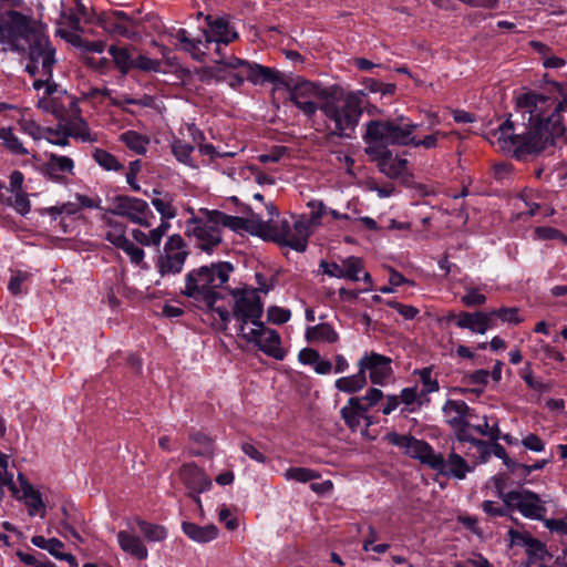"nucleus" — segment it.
Listing matches in <instances>:
<instances>
[{
	"instance_id": "obj_20",
	"label": "nucleus",
	"mask_w": 567,
	"mask_h": 567,
	"mask_svg": "<svg viewBox=\"0 0 567 567\" xmlns=\"http://www.w3.org/2000/svg\"><path fill=\"white\" fill-rule=\"evenodd\" d=\"M215 63H225L227 66H241L246 80L255 85H264L266 83H277L279 73L271 68L249 62L237 56H229L227 60H214Z\"/></svg>"
},
{
	"instance_id": "obj_56",
	"label": "nucleus",
	"mask_w": 567,
	"mask_h": 567,
	"mask_svg": "<svg viewBox=\"0 0 567 567\" xmlns=\"http://www.w3.org/2000/svg\"><path fill=\"white\" fill-rule=\"evenodd\" d=\"M106 238L115 246V248H135L134 244L125 237L122 226L113 227V229L107 233Z\"/></svg>"
},
{
	"instance_id": "obj_53",
	"label": "nucleus",
	"mask_w": 567,
	"mask_h": 567,
	"mask_svg": "<svg viewBox=\"0 0 567 567\" xmlns=\"http://www.w3.org/2000/svg\"><path fill=\"white\" fill-rule=\"evenodd\" d=\"M8 204L12 206L20 215H27L30 212L31 204L27 193L17 189L8 199Z\"/></svg>"
},
{
	"instance_id": "obj_42",
	"label": "nucleus",
	"mask_w": 567,
	"mask_h": 567,
	"mask_svg": "<svg viewBox=\"0 0 567 567\" xmlns=\"http://www.w3.org/2000/svg\"><path fill=\"white\" fill-rule=\"evenodd\" d=\"M171 148L173 155L178 162L189 167H196V164L192 157L194 145L187 143L184 140L174 138L171 144Z\"/></svg>"
},
{
	"instance_id": "obj_37",
	"label": "nucleus",
	"mask_w": 567,
	"mask_h": 567,
	"mask_svg": "<svg viewBox=\"0 0 567 567\" xmlns=\"http://www.w3.org/2000/svg\"><path fill=\"white\" fill-rule=\"evenodd\" d=\"M368 383L367 375H364L359 369L355 374L348 377H341L336 380L334 386L338 391L347 394H355L363 390Z\"/></svg>"
},
{
	"instance_id": "obj_60",
	"label": "nucleus",
	"mask_w": 567,
	"mask_h": 567,
	"mask_svg": "<svg viewBox=\"0 0 567 567\" xmlns=\"http://www.w3.org/2000/svg\"><path fill=\"white\" fill-rule=\"evenodd\" d=\"M267 318L274 324H284L291 318V311L278 306L269 307L267 310Z\"/></svg>"
},
{
	"instance_id": "obj_17",
	"label": "nucleus",
	"mask_w": 567,
	"mask_h": 567,
	"mask_svg": "<svg viewBox=\"0 0 567 567\" xmlns=\"http://www.w3.org/2000/svg\"><path fill=\"white\" fill-rule=\"evenodd\" d=\"M246 339L258 347L266 355L276 360H284L287 354L281 346L279 332L265 327L261 321L255 324V328L246 334Z\"/></svg>"
},
{
	"instance_id": "obj_16",
	"label": "nucleus",
	"mask_w": 567,
	"mask_h": 567,
	"mask_svg": "<svg viewBox=\"0 0 567 567\" xmlns=\"http://www.w3.org/2000/svg\"><path fill=\"white\" fill-rule=\"evenodd\" d=\"M365 154L374 162L379 171L389 178L395 179L408 174V159L394 155L385 146H365Z\"/></svg>"
},
{
	"instance_id": "obj_25",
	"label": "nucleus",
	"mask_w": 567,
	"mask_h": 567,
	"mask_svg": "<svg viewBox=\"0 0 567 567\" xmlns=\"http://www.w3.org/2000/svg\"><path fill=\"white\" fill-rule=\"evenodd\" d=\"M340 415L351 432H357L362 421H367V426L371 424L368 416V406L362 403V399L359 396H351L341 408Z\"/></svg>"
},
{
	"instance_id": "obj_52",
	"label": "nucleus",
	"mask_w": 567,
	"mask_h": 567,
	"mask_svg": "<svg viewBox=\"0 0 567 567\" xmlns=\"http://www.w3.org/2000/svg\"><path fill=\"white\" fill-rule=\"evenodd\" d=\"M63 549H64V544L60 539L50 538L48 551L56 559L65 560L69 563V565L71 567H76L78 566L76 558L72 554H65L63 551Z\"/></svg>"
},
{
	"instance_id": "obj_31",
	"label": "nucleus",
	"mask_w": 567,
	"mask_h": 567,
	"mask_svg": "<svg viewBox=\"0 0 567 567\" xmlns=\"http://www.w3.org/2000/svg\"><path fill=\"white\" fill-rule=\"evenodd\" d=\"M305 338L309 343L334 344L340 336L332 324L321 322L306 329Z\"/></svg>"
},
{
	"instance_id": "obj_61",
	"label": "nucleus",
	"mask_w": 567,
	"mask_h": 567,
	"mask_svg": "<svg viewBox=\"0 0 567 567\" xmlns=\"http://www.w3.org/2000/svg\"><path fill=\"white\" fill-rule=\"evenodd\" d=\"M539 346H540V351L543 353L540 359L543 361H545L546 363L564 361L565 358H564L563 353L557 348H555L548 343H545L543 340H539Z\"/></svg>"
},
{
	"instance_id": "obj_27",
	"label": "nucleus",
	"mask_w": 567,
	"mask_h": 567,
	"mask_svg": "<svg viewBox=\"0 0 567 567\" xmlns=\"http://www.w3.org/2000/svg\"><path fill=\"white\" fill-rule=\"evenodd\" d=\"M20 482L19 494H16L18 498H21L27 508L28 514L30 516H40L43 518L45 516V504L42 499L41 493L35 489L24 477L22 474L18 476Z\"/></svg>"
},
{
	"instance_id": "obj_40",
	"label": "nucleus",
	"mask_w": 567,
	"mask_h": 567,
	"mask_svg": "<svg viewBox=\"0 0 567 567\" xmlns=\"http://www.w3.org/2000/svg\"><path fill=\"white\" fill-rule=\"evenodd\" d=\"M413 375L419 378L422 389L420 390L421 395L426 396L430 393L437 392L440 390L437 378L433 374L432 367H425L413 371Z\"/></svg>"
},
{
	"instance_id": "obj_9",
	"label": "nucleus",
	"mask_w": 567,
	"mask_h": 567,
	"mask_svg": "<svg viewBox=\"0 0 567 567\" xmlns=\"http://www.w3.org/2000/svg\"><path fill=\"white\" fill-rule=\"evenodd\" d=\"M445 422L452 429L460 443L468 442L482 454V462H485L487 445L484 441L475 439L470 433L472 409L462 400H447L443 406Z\"/></svg>"
},
{
	"instance_id": "obj_7",
	"label": "nucleus",
	"mask_w": 567,
	"mask_h": 567,
	"mask_svg": "<svg viewBox=\"0 0 567 567\" xmlns=\"http://www.w3.org/2000/svg\"><path fill=\"white\" fill-rule=\"evenodd\" d=\"M415 124L403 123L402 120H372L367 124L364 143L373 146L412 145Z\"/></svg>"
},
{
	"instance_id": "obj_35",
	"label": "nucleus",
	"mask_w": 567,
	"mask_h": 567,
	"mask_svg": "<svg viewBox=\"0 0 567 567\" xmlns=\"http://www.w3.org/2000/svg\"><path fill=\"white\" fill-rule=\"evenodd\" d=\"M298 360L305 365H311L318 374H329L332 371L331 361L321 358L320 353L312 348L300 350Z\"/></svg>"
},
{
	"instance_id": "obj_50",
	"label": "nucleus",
	"mask_w": 567,
	"mask_h": 567,
	"mask_svg": "<svg viewBox=\"0 0 567 567\" xmlns=\"http://www.w3.org/2000/svg\"><path fill=\"white\" fill-rule=\"evenodd\" d=\"M343 278L352 281H359L360 274L363 271V265L360 258L349 257L342 260Z\"/></svg>"
},
{
	"instance_id": "obj_11",
	"label": "nucleus",
	"mask_w": 567,
	"mask_h": 567,
	"mask_svg": "<svg viewBox=\"0 0 567 567\" xmlns=\"http://www.w3.org/2000/svg\"><path fill=\"white\" fill-rule=\"evenodd\" d=\"M234 301L233 315L241 323L250 321L254 326L260 322L264 313V305L256 289L241 288L230 291Z\"/></svg>"
},
{
	"instance_id": "obj_32",
	"label": "nucleus",
	"mask_w": 567,
	"mask_h": 567,
	"mask_svg": "<svg viewBox=\"0 0 567 567\" xmlns=\"http://www.w3.org/2000/svg\"><path fill=\"white\" fill-rule=\"evenodd\" d=\"M182 530L190 540L199 544L215 540L219 535V529L214 524L199 526L192 522H183Z\"/></svg>"
},
{
	"instance_id": "obj_30",
	"label": "nucleus",
	"mask_w": 567,
	"mask_h": 567,
	"mask_svg": "<svg viewBox=\"0 0 567 567\" xmlns=\"http://www.w3.org/2000/svg\"><path fill=\"white\" fill-rule=\"evenodd\" d=\"M220 65L216 73L213 70H205L204 78L215 79L216 81H226L231 87H240L246 81L245 73L241 66H227L225 63H216Z\"/></svg>"
},
{
	"instance_id": "obj_43",
	"label": "nucleus",
	"mask_w": 567,
	"mask_h": 567,
	"mask_svg": "<svg viewBox=\"0 0 567 567\" xmlns=\"http://www.w3.org/2000/svg\"><path fill=\"white\" fill-rule=\"evenodd\" d=\"M0 140L3 146L14 155L25 156L29 154L28 148L23 146L20 138L12 132L10 127H0Z\"/></svg>"
},
{
	"instance_id": "obj_26",
	"label": "nucleus",
	"mask_w": 567,
	"mask_h": 567,
	"mask_svg": "<svg viewBox=\"0 0 567 567\" xmlns=\"http://www.w3.org/2000/svg\"><path fill=\"white\" fill-rule=\"evenodd\" d=\"M455 324L461 329H468L474 333L484 334L486 331L494 327L492 323V315L489 312H460L452 316Z\"/></svg>"
},
{
	"instance_id": "obj_33",
	"label": "nucleus",
	"mask_w": 567,
	"mask_h": 567,
	"mask_svg": "<svg viewBox=\"0 0 567 567\" xmlns=\"http://www.w3.org/2000/svg\"><path fill=\"white\" fill-rule=\"evenodd\" d=\"M59 127L64 130L69 137H74L82 142H95L96 137L92 136L87 123L79 115L69 117L63 123H59Z\"/></svg>"
},
{
	"instance_id": "obj_22",
	"label": "nucleus",
	"mask_w": 567,
	"mask_h": 567,
	"mask_svg": "<svg viewBox=\"0 0 567 567\" xmlns=\"http://www.w3.org/2000/svg\"><path fill=\"white\" fill-rule=\"evenodd\" d=\"M215 216L219 219L221 228L227 229V233H233L240 237H244L245 233H249L261 237L264 220L260 218L231 216L217 209Z\"/></svg>"
},
{
	"instance_id": "obj_3",
	"label": "nucleus",
	"mask_w": 567,
	"mask_h": 567,
	"mask_svg": "<svg viewBox=\"0 0 567 567\" xmlns=\"http://www.w3.org/2000/svg\"><path fill=\"white\" fill-rule=\"evenodd\" d=\"M233 270L230 262L213 264L190 271L185 280L184 293L193 299L197 308L210 315H218L224 328L230 320L231 300L225 301L221 288L228 281Z\"/></svg>"
},
{
	"instance_id": "obj_44",
	"label": "nucleus",
	"mask_w": 567,
	"mask_h": 567,
	"mask_svg": "<svg viewBox=\"0 0 567 567\" xmlns=\"http://www.w3.org/2000/svg\"><path fill=\"white\" fill-rule=\"evenodd\" d=\"M44 212L52 216L54 220H58L59 217H61V223H65V219H69L70 221L75 220V216L79 215L81 212V208L78 204L74 203H64L60 206H51L48 208H44Z\"/></svg>"
},
{
	"instance_id": "obj_24",
	"label": "nucleus",
	"mask_w": 567,
	"mask_h": 567,
	"mask_svg": "<svg viewBox=\"0 0 567 567\" xmlns=\"http://www.w3.org/2000/svg\"><path fill=\"white\" fill-rule=\"evenodd\" d=\"M540 198V194L533 189H525L522 192L518 195L517 200L524 204V209L519 204H516V206L520 209L516 215V219H520L523 217H534L537 215L543 217H549L554 215L555 209L544 202H538Z\"/></svg>"
},
{
	"instance_id": "obj_58",
	"label": "nucleus",
	"mask_w": 567,
	"mask_h": 567,
	"mask_svg": "<svg viewBox=\"0 0 567 567\" xmlns=\"http://www.w3.org/2000/svg\"><path fill=\"white\" fill-rule=\"evenodd\" d=\"M493 317L499 318L503 322H508L513 324H518L523 321V319L519 317V311L517 308H501L498 310H493L489 312Z\"/></svg>"
},
{
	"instance_id": "obj_55",
	"label": "nucleus",
	"mask_w": 567,
	"mask_h": 567,
	"mask_svg": "<svg viewBox=\"0 0 567 567\" xmlns=\"http://www.w3.org/2000/svg\"><path fill=\"white\" fill-rule=\"evenodd\" d=\"M535 237L540 240H554L557 239L561 245L567 246V236L560 230L553 227H536L534 230Z\"/></svg>"
},
{
	"instance_id": "obj_8",
	"label": "nucleus",
	"mask_w": 567,
	"mask_h": 567,
	"mask_svg": "<svg viewBox=\"0 0 567 567\" xmlns=\"http://www.w3.org/2000/svg\"><path fill=\"white\" fill-rule=\"evenodd\" d=\"M6 28L13 40H24L29 44V55L54 49L42 24L18 11H10Z\"/></svg>"
},
{
	"instance_id": "obj_10",
	"label": "nucleus",
	"mask_w": 567,
	"mask_h": 567,
	"mask_svg": "<svg viewBox=\"0 0 567 567\" xmlns=\"http://www.w3.org/2000/svg\"><path fill=\"white\" fill-rule=\"evenodd\" d=\"M328 89L322 87L310 81H301L296 83L289 90V101L308 118L315 121L313 117L320 111V103L323 101Z\"/></svg>"
},
{
	"instance_id": "obj_64",
	"label": "nucleus",
	"mask_w": 567,
	"mask_h": 567,
	"mask_svg": "<svg viewBox=\"0 0 567 567\" xmlns=\"http://www.w3.org/2000/svg\"><path fill=\"white\" fill-rule=\"evenodd\" d=\"M152 204L161 214L162 218H174L176 216V209L171 202L162 198H153Z\"/></svg>"
},
{
	"instance_id": "obj_18",
	"label": "nucleus",
	"mask_w": 567,
	"mask_h": 567,
	"mask_svg": "<svg viewBox=\"0 0 567 567\" xmlns=\"http://www.w3.org/2000/svg\"><path fill=\"white\" fill-rule=\"evenodd\" d=\"M178 478L188 489V496L194 499L202 509L200 493L209 491L213 482L203 468L195 463L184 464L177 472Z\"/></svg>"
},
{
	"instance_id": "obj_6",
	"label": "nucleus",
	"mask_w": 567,
	"mask_h": 567,
	"mask_svg": "<svg viewBox=\"0 0 567 567\" xmlns=\"http://www.w3.org/2000/svg\"><path fill=\"white\" fill-rule=\"evenodd\" d=\"M311 236L306 215L292 216L291 220L264 221L261 238L288 248H306Z\"/></svg>"
},
{
	"instance_id": "obj_14",
	"label": "nucleus",
	"mask_w": 567,
	"mask_h": 567,
	"mask_svg": "<svg viewBox=\"0 0 567 567\" xmlns=\"http://www.w3.org/2000/svg\"><path fill=\"white\" fill-rule=\"evenodd\" d=\"M504 504L509 511H518L524 517L529 519H543L547 509L539 496L527 489H517L507 492L504 497Z\"/></svg>"
},
{
	"instance_id": "obj_21",
	"label": "nucleus",
	"mask_w": 567,
	"mask_h": 567,
	"mask_svg": "<svg viewBox=\"0 0 567 567\" xmlns=\"http://www.w3.org/2000/svg\"><path fill=\"white\" fill-rule=\"evenodd\" d=\"M39 106L53 114L59 123H63L65 120L73 117L80 112L78 102L73 96L66 93H60L56 96H44L39 101Z\"/></svg>"
},
{
	"instance_id": "obj_48",
	"label": "nucleus",
	"mask_w": 567,
	"mask_h": 567,
	"mask_svg": "<svg viewBox=\"0 0 567 567\" xmlns=\"http://www.w3.org/2000/svg\"><path fill=\"white\" fill-rule=\"evenodd\" d=\"M284 476L288 481H296V482H299V483H307V482H310L312 480L319 478L320 477V473L315 471V470L307 468V467H289L285 472Z\"/></svg>"
},
{
	"instance_id": "obj_13",
	"label": "nucleus",
	"mask_w": 567,
	"mask_h": 567,
	"mask_svg": "<svg viewBox=\"0 0 567 567\" xmlns=\"http://www.w3.org/2000/svg\"><path fill=\"white\" fill-rule=\"evenodd\" d=\"M392 358L375 351H365L359 359L358 369L375 385L384 386L393 380Z\"/></svg>"
},
{
	"instance_id": "obj_54",
	"label": "nucleus",
	"mask_w": 567,
	"mask_h": 567,
	"mask_svg": "<svg viewBox=\"0 0 567 567\" xmlns=\"http://www.w3.org/2000/svg\"><path fill=\"white\" fill-rule=\"evenodd\" d=\"M73 45L80 47L87 52L102 53L105 49L103 41H85L79 34H70L65 37Z\"/></svg>"
},
{
	"instance_id": "obj_59",
	"label": "nucleus",
	"mask_w": 567,
	"mask_h": 567,
	"mask_svg": "<svg viewBox=\"0 0 567 567\" xmlns=\"http://www.w3.org/2000/svg\"><path fill=\"white\" fill-rule=\"evenodd\" d=\"M491 453L493 455H495L496 457L503 460V463L504 465L512 472V473H516L518 471V467L520 466V463H517L515 461H513L505 447L503 445H501L499 443H494L492 444L491 446Z\"/></svg>"
},
{
	"instance_id": "obj_28",
	"label": "nucleus",
	"mask_w": 567,
	"mask_h": 567,
	"mask_svg": "<svg viewBox=\"0 0 567 567\" xmlns=\"http://www.w3.org/2000/svg\"><path fill=\"white\" fill-rule=\"evenodd\" d=\"M103 29L113 35L131 38L134 34V20L124 11H113L102 20Z\"/></svg>"
},
{
	"instance_id": "obj_46",
	"label": "nucleus",
	"mask_w": 567,
	"mask_h": 567,
	"mask_svg": "<svg viewBox=\"0 0 567 567\" xmlns=\"http://www.w3.org/2000/svg\"><path fill=\"white\" fill-rule=\"evenodd\" d=\"M189 132L193 136V142L198 146V151L202 155H208L210 159L223 156H233L234 153L219 154L213 144H205V136L202 131L196 128L194 125L189 127Z\"/></svg>"
},
{
	"instance_id": "obj_2",
	"label": "nucleus",
	"mask_w": 567,
	"mask_h": 567,
	"mask_svg": "<svg viewBox=\"0 0 567 567\" xmlns=\"http://www.w3.org/2000/svg\"><path fill=\"white\" fill-rule=\"evenodd\" d=\"M363 91L346 92L338 85L328 87L320 103L322 122L313 121V126L328 140L351 138L363 113Z\"/></svg>"
},
{
	"instance_id": "obj_29",
	"label": "nucleus",
	"mask_w": 567,
	"mask_h": 567,
	"mask_svg": "<svg viewBox=\"0 0 567 567\" xmlns=\"http://www.w3.org/2000/svg\"><path fill=\"white\" fill-rule=\"evenodd\" d=\"M120 548L127 555L145 560L148 557V549L144 540L133 530H120L116 535Z\"/></svg>"
},
{
	"instance_id": "obj_49",
	"label": "nucleus",
	"mask_w": 567,
	"mask_h": 567,
	"mask_svg": "<svg viewBox=\"0 0 567 567\" xmlns=\"http://www.w3.org/2000/svg\"><path fill=\"white\" fill-rule=\"evenodd\" d=\"M422 398L425 396L421 395L416 385L404 388L399 395L400 402L406 406L409 412L415 411V408H419L422 404Z\"/></svg>"
},
{
	"instance_id": "obj_38",
	"label": "nucleus",
	"mask_w": 567,
	"mask_h": 567,
	"mask_svg": "<svg viewBox=\"0 0 567 567\" xmlns=\"http://www.w3.org/2000/svg\"><path fill=\"white\" fill-rule=\"evenodd\" d=\"M135 523L144 538L148 542L159 543L168 536L167 528L163 525L150 523L138 517L135 518Z\"/></svg>"
},
{
	"instance_id": "obj_57",
	"label": "nucleus",
	"mask_w": 567,
	"mask_h": 567,
	"mask_svg": "<svg viewBox=\"0 0 567 567\" xmlns=\"http://www.w3.org/2000/svg\"><path fill=\"white\" fill-rule=\"evenodd\" d=\"M470 433L473 435V433H477L483 436H488L492 440H497L499 434V429L497 424H489L487 417H484V421L482 424H471Z\"/></svg>"
},
{
	"instance_id": "obj_4",
	"label": "nucleus",
	"mask_w": 567,
	"mask_h": 567,
	"mask_svg": "<svg viewBox=\"0 0 567 567\" xmlns=\"http://www.w3.org/2000/svg\"><path fill=\"white\" fill-rule=\"evenodd\" d=\"M205 21L206 28L203 29L200 38H192L185 29L176 31L174 38L178 41L179 49L189 53L194 60L202 62L212 53L214 45V52L218 56L216 60H227L221 53V45L236 41L239 37L238 32L224 17L207 14Z\"/></svg>"
},
{
	"instance_id": "obj_36",
	"label": "nucleus",
	"mask_w": 567,
	"mask_h": 567,
	"mask_svg": "<svg viewBox=\"0 0 567 567\" xmlns=\"http://www.w3.org/2000/svg\"><path fill=\"white\" fill-rule=\"evenodd\" d=\"M118 141L136 155H145L151 144L147 135L128 130L120 134Z\"/></svg>"
},
{
	"instance_id": "obj_45",
	"label": "nucleus",
	"mask_w": 567,
	"mask_h": 567,
	"mask_svg": "<svg viewBox=\"0 0 567 567\" xmlns=\"http://www.w3.org/2000/svg\"><path fill=\"white\" fill-rule=\"evenodd\" d=\"M307 207L310 209V214L306 215V221L308 223L310 234H312L313 228L321 225L322 217L328 213V207L322 200L317 199L309 200Z\"/></svg>"
},
{
	"instance_id": "obj_47",
	"label": "nucleus",
	"mask_w": 567,
	"mask_h": 567,
	"mask_svg": "<svg viewBox=\"0 0 567 567\" xmlns=\"http://www.w3.org/2000/svg\"><path fill=\"white\" fill-rule=\"evenodd\" d=\"M92 157L105 171L118 172L124 168L116 156L103 148H95L92 153Z\"/></svg>"
},
{
	"instance_id": "obj_19",
	"label": "nucleus",
	"mask_w": 567,
	"mask_h": 567,
	"mask_svg": "<svg viewBox=\"0 0 567 567\" xmlns=\"http://www.w3.org/2000/svg\"><path fill=\"white\" fill-rule=\"evenodd\" d=\"M113 213L144 227H151L152 223L148 218H154L148 204L144 199L132 196H116Z\"/></svg>"
},
{
	"instance_id": "obj_62",
	"label": "nucleus",
	"mask_w": 567,
	"mask_h": 567,
	"mask_svg": "<svg viewBox=\"0 0 567 567\" xmlns=\"http://www.w3.org/2000/svg\"><path fill=\"white\" fill-rule=\"evenodd\" d=\"M446 136V133L437 130L433 134L427 135L422 140H417L415 136H413L412 145L415 147L422 146L426 150L435 148L437 146L439 138H445Z\"/></svg>"
},
{
	"instance_id": "obj_41",
	"label": "nucleus",
	"mask_w": 567,
	"mask_h": 567,
	"mask_svg": "<svg viewBox=\"0 0 567 567\" xmlns=\"http://www.w3.org/2000/svg\"><path fill=\"white\" fill-rule=\"evenodd\" d=\"M545 525L559 539L563 555L558 559L561 560L564 567H567V523L563 519H547Z\"/></svg>"
},
{
	"instance_id": "obj_12",
	"label": "nucleus",
	"mask_w": 567,
	"mask_h": 567,
	"mask_svg": "<svg viewBox=\"0 0 567 567\" xmlns=\"http://www.w3.org/2000/svg\"><path fill=\"white\" fill-rule=\"evenodd\" d=\"M216 209L206 210V218H193L188 221L187 234L193 235L199 243V248H213L223 243L226 236L219 219L215 216Z\"/></svg>"
},
{
	"instance_id": "obj_34",
	"label": "nucleus",
	"mask_w": 567,
	"mask_h": 567,
	"mask_svg": "<svg viewBox=\"0 0 567 567\" xmlns=\"http://www.w3.org/2000/svg\"><path fill=\"white\" fill-rule=\"evenodd\" d=\"M185 259V250H163L157 259V268L162 275L177 274L183 269Z\"/></svg>"
},
{
	"instance_id": "obj_63",
	"label": "nucleus",
	"mask_w": 567,
	"mask_h": 567,
	"mask_svg": "<svg viewBox=\"0 0 567 567\" xmlns=\"http://www.w3.org/2000/svg\"><path fill=\"white\" fill-rule=\"evenodd\" d=\"M461 301L467 307L481 306L485 303L486 297L477 289L468 288L466 289L465 295L462 296Z\"/></svg>"
},
{
	"instance_id": "obj_1",
	"label": "nucleus",
	"mask_w": 567,
	"mask_h": 567,
	"mask_svg": "<svg viewBox=\"0 0 567 567\" xmlns=\"http://www.w3.org/2000/svg\"><path fill=\"white\" fill-rule=\"evenodd\" d=\"M514 101L523 130L511 118L503 122L492 134L502 151L522 159L554 145L557 140L567 145V127L561 117L567 112V82L545 80L539 90L522 92Z\"/></svg>"
},
{
	"instance_id": "obj_51",
	"label": "nucleus",
	"mask_w": 567,
	"mask_h": 567,
	"mask_svg": "<svg viewBox=\"0 0 567 567\" xmlns=\"http://www.w3.org/2000/svg\"><path fill=\"white\" fill-rule=\"evenodd\" d=\"M509 539L514 546H523L530 550L537 549L540 544L529 533L511 529Z\"/></svg>"
},
{
	"instance_id": "obj_5",
	"label": "nucleus",
	"mask_w": 567,
	"mask_h": 567,
	"mask_svg": "<svg viewBox=\"0 0 567 567\" xmlns=\"http://www.w3.org/2000/svg\"><path fill=\"white\" fill-rule=\"evenodd\" d=\"M385 440L390 444L403 449L405 454L420 460L421 463L427 465L442 475L463 480L471 471L467 462L455 452V446H453L452 452L445 460L443 455L441 453H436L429 443L413 436L392 432L385 436Z\"/></svg>"
},
{
	"instance_id": "obj_23",
	"label": "nucleus",
	"mask_w": 567,
	"mask_h": 567,
	"mask_svg": "<svg viewBox=\"0 0 567 567\" xmlns=\"http://www.w3.org/2000/svg\"><path fill=\"white\" fill-rule=\"evenodd\" d=\"M74 162L68 156L49 154L48 161L42 165L41 172L48 179L64 184L68 176L73 175Z\"/></svg>"
},
{
	"instance_id": "obj_39",
	"label": "nucleus",
	"mask_w": 567,
	"mask_h": 567,
	"mask_svg": "<svg viewBox=\"0 0 567 567\" xmlns=\"http://www.w3.org/2000/svg\"><path fill=\"white\" fill-rule=\"evenodd\" d=\"M109 54L112 56L116 69L123 74H127L133 68L134 59L132 58L128 48L111 45Z\"/></svg>"
},
{
	"instance_id": "obj_15",
	"label": "nucleus",
	"mask_w": 567,
	"mask_h": 567,
	"mask_svg": "<svg viewBox=\"0 0 567 567\" xmlns=\"http://www.w3.org/2000/svg\"><path fill=\"white\" fill-rule=\"evenodd\" d=\"M54 54V49L42 53H33L27 65V71L31 75H41V79L33 82V87L37 91L44 89L45 96H50L56 91V84L52 82L53 65L55 63Z\"/></svg>"
}]
</instances>
